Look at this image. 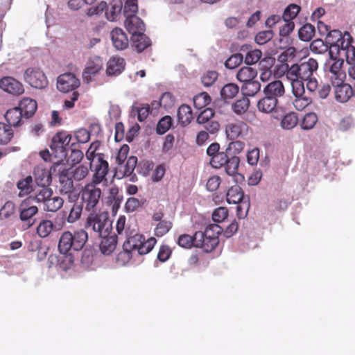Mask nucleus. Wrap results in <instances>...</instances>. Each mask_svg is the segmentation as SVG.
<instances>
[{
    "mask_svg": "<svg viewBox=\"0 0 355 355\" xmlns=\"http://www.w3.org/2000/svg\"><path fill=\"white\" fill-rule=\"evenodd\" d=\"M85 228L102 238L99 248L103 254L110 255L115 250L117 236L110 235L112 229V222L107 214H90L85 220Z\"/></svg>",
    "mask_w": 355,
    "mask_h": 355,
    "instance_id": "f257e3e1",
    "label": "nucleus"
},
{
    "mask_svg": "<svg viewBox=\"0 0 355 355\" xmlns=\"http://www.w3.org/2000/svg\"><path fill=\"white\" fill-rule=\"evenodd\" d=\"M220 144L217 142H214L208 146L207 154L210 157L211 166L217 169L224 167L225 173L228 175H235L238 173L239 157L237 156L229 157L227 154V151H220Z\"/></svg>",
    "mask_w": 355,
    "mask_h": 355,
    "instance_id": "f03ea898",
    "label": "nucleus"
},
{
    "mask_svg": "<svg viewBox=\"0 0 355 355\" xmlns=\"http://www.w3.org/2000/svg\"><path fill=\"white\" fill-rule=\"evenodd\" d=\"M222 228L216 224H210L204 232L198 231L194 234L195 248H201L205 252H211L219 243V235Z\"/></svg>",
    "mask_w": 355,
    "mask_h": 355,
    "instance_id": "7ed1b4c3",
    "label": "nucleus"
},
{
    "mask_svg": "<svg viewBox=\"0 0 355 355\" xmlns=\"http://www.w3.org/2000/svg\"><path fill=\"white\" fill-rule=\"evenodd\" d=\"M88 239L87 232L84 230L64 232L59 240L58 249L60 253H66L71 250L78 251L83 249Z\"/></svg>",
    "mask_w": 355,
    "mask_h": 355,
    "instance_id": "20e7f679",
    "label": "nucleus"
},
{
    "mask_svg": "<svg viewBox=\"0 0 355 355\" xmlns=\"http://www.w3.org/2000/svg\"><path fill=\"white\" fill-rule=\"evenodd\" d=\"M318 68V63L315 59L309 58L300 62L293 64L291 67L287 64H282L278 68V72L284 74L288 72L291 78L298 77L301 80H307L313 77V74Z\"/></svg>",
    "mask_w": 355,
    "mask_h": 355,
    "instance_id": "39448f33",
    "label": "nucleus"
},
{
    "mask_svg": "<svg viewBox=\"0 0 355 355\" xmlns=\"http://www.w3.org/2000/svg\"><path fill=\"white\" fill-rule=\"evenodd\" d=\"M98 184L92 182L87 184L81 190L80 196L83 204L87 211H95L101 198V189L97 187Z\"/></svg>",
    "mask_w": 355,
    "mask_h": 355,
    "instance_id": "423d86ee",
    "label": "nucleus"
},
{
    "mask_svg": "<svg viewBox=\"0 0 355 355\" xmlns=\"http://www.w3.org/2000/svg\"><path fill=\"white\" fill-rule=\"evenodd\" d=\"M156 243L157 240L154 237L146 240L142 234H136L128 238L123 243V247L126 250L137 251L139 254L144 255L150 252Z\"/></svg>",
    "mask_w": 355,
    "mask_h": 355,
    "instance_id": "0eeeda50",
    "label": "nucleus"
},
{
    "mask_svg": "<svg viewBox=\"0 0 355 355\" xmlns=\"http://www.w3.org/2000/svg\"><path fill=\"white\" fill-rule=\"evenodd\" d=\"M71 140V135L66 131L58 132L51 139L50 149L57 158L66 159L67 148Z\"/></svg>",
    "mask_w": 355,
    "mask_h": 355,
    "instance_id": "6e6552de",
    "label": "nucleus"
},
{
    "mask_svg": "<svg viewBox=\"0 0 355 355\" xmlns=\"http://www.w3.org/2000/svg\"><path fill=\"white\" fill-rule=\"evenodd\" d=\"M251 130L248 123L242 120H234L225 125V135L229 140L245 139Z\"/></svg>",
    "mask_w": 355,
    "mask_h": 355,
    "instance_id": "1a4fd4ad",
    "label": "nucleus"
},
{
    "mask_svg": "<svg viewBox=\"0 0 355 355\" xmlns=\"http://www.w3.org/2000/svg\"><path fill=\"white\" fill-rule=\"evenodd\" d=\"M38 207L34 203L33 196L24 200L19 206V218L27 223V228L33 226L35 222L34 216L38 214Z\"/></svg>",
    "mask_w": 355,
    "mask_h": 355,
    "instance_id": "9d476101",
    "label": "nucleus"
},
{
    "mask_svg": "<svg viewBox=\"0 0 355 355\" xmlns=\"http://www.w3.org/2000/svg\"><path fill=\"white\" fill-rule=\"evenodd\" d=\"M329 55L331 60L325 66L331 83V84L341 83L346 78V73L342 69L344 60L341 58H333V53L331 51H329Z\"/></svg>",
    "mask_w": 355,
    "mask_h": 355,
    "instance_id": "9b49d317",
    "label": "nucleus"
},
{
    "mask_svg": "<svg viewBox=\"0 0 355 355\" xmlns=\"http://www.w3.org/2000/svg\"><path fill=\"white\" fill-rule=\"evenodd\" d=\"M24 80L31 87L37 89H44L49 84L45 73L37 67L28 68L24 72Z\"/></svg>",
    "mask_w": 355,
    "mask_h": 355,
    "instance_id": "f8f14e48",
    "label": "nucleus"
},
{
    "mask_svg": "<svg viewBox=\"0 0 355 355\" xmlns=\"http://www.w3.org/2000/svg\"><path fill=\"white\" fill-rule=\"evenodd\" d=\"M90 166L94 168V174L91 182L99 184L103 180H106L109 164L105 159V155H98L97 160L94 159V162L90 163Z\"/></svg>",
    "mask_w": 355,
    "mask_h": 355,
    "instance_id": "ddd939ff",
    "label": "nucleus"
},
{
    "mask_svg": "<svg viewBox=\"0 0 355 355\" xmlns=\"http://www.w3.org/2000/svg\"><path fill=\"white\" fill-rule=\"evenodd\" d=\"M80 85V80L71 73L61 74L57 80L58 89L64 93L75 92L74 90L79 87Z\"/></svg>",
    "mask_w": 355,
    "mask_h": 355,
    "instance_id": "4468645a",
    "label": "nucleus"
},
{
    "mask_svg": "<svg viewBox=\"0 0 355 355\" xmlns=\"http://www.w3.org/2000/svg\"><path fill=\"white\" fill-rule=\"evenodd\" d=\"M103 60L98 56L91 58L83 73V78L85 82L89 83L92 81L103 68Z\"/></svg>",
    "mask_w": 355,
    "mask_h": 355,
    "instance_id": "2eb2a0df",
    "label": "nucleus"
},
{
    "mask_svg": "<svg viewBox=\"0 0 355 355\" xmlns=\"http://www.w3.org/2000/svg\"><path fill=\"white\" fill-rule=\"evenodd\" d=\"M335 87V98L340 103L347 102L352 96H355V85L352 87L348 83L342 81L341 83L332 84Z\"/></svg>",
    "mask_w": 355,
    "mask_h": 355,
    "instance_id": "dca6fc26",
    "label": "nucleus"
},
{
    "mask_svg": "<svg viewBox=\"0 0 355 355\" xmlns=\"http://www.w3.org/2000/svg\"><path fill=\"white\" fill-rule=\"evenodd\" d=\"M0 87L5 92L13 95H20L24 91L22 84L10 76L4 77L0 80Z\"/></svg>",
    "mask_w": 355,
    "mask_h": 355,
    "instance_id": "f3484780",
    "label": "nucleus"
},
{
    "mask_svg": "<svg viewBox=\"0 0 355 355\" xmlns=\"http://www.w3.org/2000/svg\"><path fill=\"white\" fill-rule=\"evenodd\" d=\"M114 47L117 50L126 49L129 46V40L126 33L120 28H114L110 33Z\"/></svg>",
    "mask_w": 355,
    "mask_h": 355,
    "instance_id": "a211bd4d",
    "label": "nucleus"
},
{
    "mask_svg": "<svg viewBox=\"0 0 355 355\" xmlns=\"http://www.w3.org/2000/svg\"><path fill=\"white\" fill-rule=\"evenodd\" d=\"M124 24L125 28L132 35L143 33L145 31L144 21L136 15L126 17Z\"/></svg>",
    "mask_w": 355,
    "mask_h": 355,
    "instance_id": "6ab92c4d",
    "label": "nucleus"
},
{
    "mask_svg": "<svg viewBox=\"0 0 355 355\" xmlns=\"http://www.w3.org/2000/svg\"><path fill=\"white\" fill-rule=\"evenodd\" d=\"M125 66V60L119 57H112L107 64V76H118L122 73Z\"/></svg>",
    "mask_w": 355,
    "mask_h": 355,
    "instance_id": "aec40b11",
    "label": "nucleus"
},
{
    "mask_svg": "<svg viewBox=\"0 0 355 355\" xmlns=\"http://www.w3.org/2000/svg\"><path fill=\"white\" fill-rule=\"evenodd\" d=\"M264 95L269 96L278 100L279 97L284 96L285 89L280 80H275L268 83L263 89Z\"/></svg>",
    "mask_w": 355,
    "mask_h": 355,
    "instance_id": "412c9836",
    "label": "nucleus"
},
{
    "mask_svg": "<svg viewBox=\"0 0 355 355\" xmlns=\"http://www.w3.org/2000/svg\"><path fill=\"white\" fill-rule=\"evenodd\" d=\"M132 47L138 52L141 53L148 47L151 46L150 38L144 33L141 34H135L131 36Z\"/></svg>",
    "mask_w": 355,
    "mask_h": 355,
    "instance_id": "4be33fe9",
    "label": "nucleus"
},
{
    "mask_svg": "<svg viewBox=\"0 0 355 355\" xmlns=\"http://www.w3.org/2000/svg\"><path fill=\"white\" fill-rule=\"evenodd\" d=\"M278 103V100L265 95V96L261 98L257 103L258 110L263 113H272L276 108Z\"/></svg>",
    "mask_w": 355,
    "mask_h": 355,
    "instance_id": "5701e85b",
    "label": "nucleus"
},
{
    "mask_svg": "<svg viewBox=\"0 0 355 355\" xmlns=\"http://www.w3.org/2000/svg\"><path fill=\"white\" fill-rule=\"evenodd\" d=\"M18 107L26 118L31 117L37 110V102L30 98H24L19 103Z\"/></svg>",
    "mask_w": 355,
    "mask_h": 355,
    "instance_id": "b1692460",
    "label": "nucleus"
},
{
    "mask_svg": "<svg viewBox=\"0 0 355 355\" xmlns=\"http://www.w3.org/2000/svg\"><path fill=\"white\" fill-rule=\"evenodd\" d=\"M178 118L182 126L189 125L193 118L191 107L186 104L180 105L178 110Z\"/></svg>",
    "mask_w": 355,
    "mask_h": 355,
    "instance_id": "393cba45",
    "label": "nucleus"
},
{
    "mask_svg": "<svg viewBox=\"0 0 355 355\" xmlns=\"http://www.w3.org/2000/svg\"><path fill=\"white\" fill-rule=\"evenodd\" d=\"M24 116L21 110L18 107L8 110L6 114L5 118L10 127H17L21 125V119Z\"/></svg>",
    "mask_w": 355,
    "mask_h": 355,
    "instance_id": "a878e982",
    "label": "nucleus"
},
{
    "mask_svg": "<svg viewBox=\"0 0 355 355\" xmlns=\"http://www.w3.org/2000/svg\"><path fill=\"white\" fill-rule=\"evenodd\" d=\"M63 212L64 216H66L67 221L69 223H73L80 218L83 212V205L78 202H74L70 206L67 216L66 210Z\"/></svg>",
    "mask_w": 355,
    "mask_h": 355,
    "instance_id": "bb28decb",
    "label": "nucleus"
},
{
    "mask_svg": "<svg viewBox=\"0 0 355 355\" xmlns=\"http://www.w3.org/2000/svg\"><path fill=\"white\" fill-rule=\"evenodd\" d=\"M247 198H248V197L244 196L241 188L239 186L230 188L226 195V200L229 204H237L240 201Z\"/></svg>",
    "mask_w": 355,
    "mask_h": 355,
    "instance_id": "cd10ccee",
    "label": "nucleus"
},
{
    "mask_svg": "<svg viewBox=\"0 0 355 355\" xmlns=\"http://www.w3.org/2000/svg\"><path fill=\"white\" fill-rule=\"evenodd\" d=\"M257 76V71L256 69H252L250 67H243L241 68L236 74V78L240 82L247 83L248 81L254 79Z\"/></svg>",
    "mask_w": 355,
    "mask_h": 355,
    "instance_id": "c85d7f7f",
    "label": "nucleus"
},
{
    "mask_svg": "<svg viewBox=\"0 0 355 355\" xmlns=\"http://www.w3.org/2000/svg\"><path fill=\"white\" fill-rule=\"evenodd\" d=\"M60 191L62 194H71L73 190V182L71 178H69L67 174L62 173L59 176Z\"/></svg>",
    "mask_w": 355,
    "mask_h": 355,
    "instance_id": "c756f323",
    "label": "nucleus"
},
{
    "mask_svg": "<svg viewBox=\"0 0 355 355\" xmlns=\"http://www.w3.org/2000/svg\"><path fill=\"white\" fill-rule=\"evenodd\" d=\"M284 73L286 78L291 81L293 95L300 96L302 94H305L304 80H301L298 77L293 78L288 76V71H285Z\"/></svg>",
    "mask_w": 355,
    "mask_h": 355,
    "instance_id": "7c9ffc66",
    "label": "nucleus"
},
{
    "mask_svg": "<svg viewBox=\"0 0 355 355\" xmlns=\"http://www.w3.org/2000/svg\"><path fill=\"white\" fill-rule=\"evenodd\" d=\"M239 92V87L234 83H228L223 87L220 90L221 98L227 101L234 98Z\"/></svg>",
    "mask_w": 355,
    "mask_h": 355,
    "instance_id": "2f4dec72",
    "label": "nucleus"
},
{
    "mask_svg": "<svg viewBox=\"0 0 355 355\" xmlns=\"http://www.w3.org/2000/svg\"><path fill=\"white\" fill-rule=\"evenodd\" d=\"M261 88V84L258 80L252 79L245 83L241 87V91L245 96H254Z\"/></svg>",
    "mask_w": 355,
    "mask_h": 355,
    "instance_id": "473e14b6",
    "label": "nucleus"
},
{
    "mask_svg": "<svg viewBox=\"0 0 355 355\" xmlns=\"http://www.w3.org/2000/svg\"><path fill=\"white\" fill-rule=\"evenodd\" d=\"M121 3H110V6L107 5V8L105 10V15L106 19L110 21H116L118 17L121 14Z\"/></svg>",
    "mask_w": 355,
    "mask_h": 355,
    "instance_id": "72a5a7b5",
    "label": "nucleus"
},
{
    "mask_svg": "<svg viewBox=\"0 0 355 355\" xmlns=\"http://www.w3.org/2000/svg\"><path fill=\"white\" fill-rule=\"evenodd\" d=\"M64 204V200L59 196L50 197L44 205V209L47 211L55 212L60 209Z\"/></svg>",
    "mask_w": 355,
    "mask_h": 355,
    "instance_id": "f704fd0d",
    "label": "nucleus"
},
{
    "mask_svg": "<svg viewBox=\"0 0 355 355\" xmlns=\"http://www.w3.org/2000/svg\"><path fill=\"white\" fill-rule=\"evenodd\" d=\"M35 176L36 183L40 187H48L51 182V174L46 170H37Z\"/></svg>",
    "mask_w": 355,
    "mask_h": 355,
    "instance_id": "c9c22d12",
    "label": "nucleus"
},
{
    "mask_svg": "<svg viewBox=\"0 0 355 355\" xmlns=\"http://www.w3.org/2000/svg\"><path fill=\"white\" fill-rule=\"evenodd\" d=\"M71 154L68 159H66L67 162H70L71 164L79 163L83 158L84 154L79 148L78 144L72 143L70 146Z\"/></svg>",
    "mask_w": 355,
    "mask_h": 355,
    "instance_id": "e433bc0d",
    "label": "nucleus"
},
{
    "mask_svg": "<svg viewBox=\"0 0 355 355\" xmlns=\"http://www.w3.org/2000/svg\"><path fill=\"white\" fill-rule=\"evenodd\" d=\"M131 112L132 113L137 114V119L140 122L145 121L148 116L149 114L152 113L150 105L148 104H143L141 106L133 105Z\"/></svg>",
    "mask_w": 355,
    "mask_h": 355,
    "instance_id": "4c0bfd02",
    "label": "nucleus"
},
{
    "mask_svg": "<svg viewBox=\"0 0 355 355\" xmlns=\"http://www.w3.org/2000/svg\"><path fill=\"white\" fill-rule=\"evenodd\" d=\"M300 10L301 7L297 4L291 3L288 5L284 10L282 20L284 21H293V19L297 17Z\"/></svg>",
    "mask_w": 355,
    "mask_h": 355,
    "instance_id": "58836bf2",
    "label": "nucleus"
},
{
    "mask_svg": "<svg viewBox=\"0 0 355 355\" xmlns=\"http://www.w3.org/2000/svg\"><path fill=\"white\" fill-rule=\"evenodd\" d=\"M120 3H123V14L125 17L135 15L138 11L137 0H120Z\"/></svg>",
    "mask_w": 355,
    "mask_h": 355,
    "instance_id": "ea45409f",
    "label": "nucleus"
},
{
    "mask_svg": "<svg viewBox=\"0 0 355 355\" xmlns=\"http://www.w3.org/2000/svg\"><path fill=\"white\" fill-rule=\"evenodd\" d=\"M315 32L314 26L311 24H306L299 29V38L302 41H310L314 36Z\"/></svg>",
    "mask_w": 355,
    "mask_h": 355,
    "instance_id": "a19ab883",
    "label": "nucleus"
},
{
    "mask_svg": "<svg viewBox=\"0 0 355 355\" xmlns=\"http://www.w3.org/2000/svg\"><path fill=\"white\" fill-rule=\"evenodd\" d=\"M249 107L250 100L248 97L244 96L233 103L232 109L236 114L241 115L248 110Z\"/></svg>",
    "mask_w": 355,
    "mask_h": 355,
    "instance_id": "79ce46f5",
    "label": "nucleus"
},
{
    "mask_svg": "<svg viewBox=\"0 0 355 355\" xmlns=\"http://www.w3.org/2000/svg\"><path fill=\"white\" fill-rule=\"evenodd\" d=\"M298 117L295 112H291L286 114L281 121V126L284 129L291 130L298 123Z\"/></svg>",
    "mask_w": 355,
    "mask_h": 355,
    "instance_id": "37998d69",
    "label": "nucleus"
},
{
    "mask_svg": "<svg viewBox=\"0 0 355 355\" xmlns=\"http://www.w3.org/2000/svg\"><path fill=\"white\" fill-rule=\"evenodd\" d=\"M13 130L9 125L0 123V144L5 145L13 137Z\"/></svg>",
    "mask_w": 355,
    "mask_h": 355,
    "instance_id": "c03bdc74",
    "label": "nucleus"
},
{
    "mask_svg": "<svg viewBox=\"0 0 355 355\" xmlns=\"http://www.w3.org/2000/svg\"><path fill=\"white\" fill-rule=\"evenodd\" d=\"M65 161L66 159L56 158V159H54V162H52L53 165L51 166L49 171L51 175H58L60 176V174L62 173L67 174V170L66 169L65 166Z\"/></svg>",
    "mask_w": 355,
    "mask_h": 355,
    "instance_id": "a18cd8bd",
    "label": "nucleus"
},
{
    "mask_svg": "<svg viewBox=\"0 0 355 355\" xmlns=\"http://www.w3.org/2000/svg\"><path fill=\"white\" fill-rule=\"evenodd\" d=\"M53 228V224L50 220H44L41 221L37 227V233L41 238L47 237Z\"/></svg>",
    "mask_w": 355,
    "mask_h": 355,
    "instance_id": "49530a36",
    "label": "nucleus"
},
{
    "mask_svg": "<svg viewBox=\"0 0 355 355\" xmlns=\"http://www.w3.org/2000/svg\"><path fill=\"white\" fill-rule=\"evenodd\" d=\"M211 101V97L207 92H201L193 97V105L196 109L200 110L209 105Z\"/></svg>",
    "mask_w": 355,
    "mask_h": 355,
    "instance_id": "de8ad7c7",
    "label": "nucleus"
},
{
    "mask_svg": "<svg viewBox=\"0 0 355 355\" xmlns=\"http://www.w3.org/2000/svg\"><path fill=\"white\" fill-rule=\"evenodd\" d=\"M33 178L31 175L27 176L26 178L19 180L17 187L20 190L19 195L29 194L33 191Z\"/></svg>",
    "mask_w": 355,
    "mask_h": 355,
    "instance_id": "09e8293b",
    "label": "nucleus"
},
{
    "mask_svg": "<svg viewBox=\"0 0 355 355\" xmlns=\"http://www.w3.org/2000/svg\"><path fill=\"white\" fill-rule=\"evenodd\" d=\"M53 196V191L49 187H41V189L37 192L34 198V203L35 202H42L44 205L46 202V200Z\"/></svg>",
    "mask_w": 355,
    "mask_h": 355,
    "instance_id": "8fccbe9b",
    "label": "nucleus"
},
{
    "mask_svg": "<svg viewBox=\"0 0 355 355\" xmlns=\"http://www.w3.org/2000/svg\"><path fill=\"white\" fill-rule=\"evenodd\" d=\"M329 48L327 42H324L321 39H316L310 44V50L316 54H322L327 51Z\"/></svg>",
    "mask_w": 355,
    "mask_h": 355,
    "instance_id": "3c124183",
    "label": "nucleus"
},
{
    "mask_svg": "<svg viewBox=\"0 0 355 355\" xmlns=\"http://www.w3.org/2000/svg\"><path fill=\"white\" fill-rule=\"evenodd\" d=\"M318 122V116L314 112H309L304 115L301 122L303 130L312 129Z\"/></svg>",
    "mask_w": 355,
    "mask_h": 355,
    "instance_id": "603ef678",
    "label": "nucleus"
},
{
    "mask_svg": "<svg viewBox=\"0 0 355 355\" xmlns=\"http://www.w3.org/2000/svg\"><path fill=\"white\" fill-rule=\"evenodd\" d=\"M100 146L101 142L99 141H94L90 144L85 154L87 159L90 161V163L94 162V159L97 160L98 155H104L101 153H97Z\"/></svg>",
    "mask_w": 355,
    "mask_h": 355,
    "instance_id": "864d4df0",
    "label": "nucleus"
},
{
    "mask_svg": "<svg viewBox=\"0 0 355 355\" xmlns=\"http://www.w3.org/2000/svg\"><path fill=\"white\" fill-rule=\"evenodd\" d=\"M177 243L182 248L191 249L195 247L196 240H194V234L190 236L187 234H183L179 236Z\"/></svg>",
    "mask_w": 355,
    "mask_h": 355,
    "instance_id": "5fc2aeb1",
    "label": "nucleus"
},
{
    "mask_svg": "<svg viewBox=\"0 0 355 355\" xmlns=\"http://www.w3.org/2000/svg\"><path fill=\"white\" fill-rule=\"evenodd\" d=\"M146 200H139L137 198L131 197L128 198L125 205V209L127 212H133L136 211L138 208L142 207Z\"/></svg>",
    "mask_w": 355,
    "mask_h": 355,
    "instance_id": "6e6d98bb",
    "label": "nucleus"
},
{
    "mask_svg": "<svg viewBox=\"0 0 355 355\" xmlns=\"http://www.w3.org/2000/svg\"><path fill=\"white\" fill-rule=\"evenodd\" d=\"M295 98L293 102V106L297 110H303L308 105H309L312 101L310 97L306 96L305 94H302L300 96H295Z\"/></svg>",
    "mask_w": 355,
    "mask_h": 355,
    "instance_id": "4d7b16f0",
    "label": "nucleus"
},
{
    "mask_svg": "<svg viewBox=\"0 0 355 355\" xmlns=\"http://www.w3.org/2000/svg\"><path fill=\"white\" fill-rule=\"evenodd\" d=\"M352 37L349 33L345 32L341 39L339 40L334 47L337 48L338 53L345 52V50L352 44Z\"/></svg>",
    "mask_w": 355,
    "mask_h": 355,
    "instance_id": "13d9d810",
    "label": "nucleus"
},
{
    "mask_svg": "<svg viewBox=\"0 0 355 355\" xmlns=\"http://www.w3.org/2000/svg\"><path fill=\"white\" fill-rule=\"evenodd\" d=\"M262 56V52L259 49L249 50L245 56V62L252 65L259 62Z\"/></svg>",
    "mask_w": 355,
    "mask_h": 355,
    "instance_id": "bf43d9fd",
    "label": "nucleus"
},
{
    "mask_svg": "<svg viewBox=\"0 0 355 355\" xmlns=\"http://www.w3.org/2000/svg\"><path fill=\"white\" fill-rule=\"evenodd\" d=\"M173 224L171 221L163 220L160 221L155 229V234L161 237L165 235L172 228Z\"/></svg>",
    "mask_w": 355,
    "mask_h": 355,
    "instance_id": "052dcab7",
    "label": "nucleus"
},
{
    "mask_svg": "<svg viewBox=\"0 0 355 355\" xmlns=\"http://www.w3.org/2000/svg\"><path fill=\"white\" fill-rule=\"evenodd\" d=\"M250 209L249 198L244 199L237 203L236 206V216L239 219L245 218L248 213Z\"/></svg>",
    "mask_w": 355,
    "mask_h": 355,
    "instance_id": "680f3d73",
    "label": "nucleus"
},
{
    "mask_svg": "<svg viewBox=\"0 0 355 355\" xmlns=\"http://www.w3.org/2000/svg\"><path fill=\"white\" fill-rule=\"evenodd\" d=\"M172 125V119L170 116L162 117L157 125V132L163 135L166 132Z\"/></svg>",
    "mask_w": 355,
    "mask_h": 355,
    "instance_id": "e2e57ef3",
    "label": "nucleus"
},
{
    "mask_svg": "<svg viewBox=\"0 0 355 355\" xmlns=\"http://www.w3.org/2000/svg\"><path fill=\"white\" fill-rule=\"evenodd\" d=\"M343 35L339 30L330 31L327 35L326 42L329 47H334L339 42Z\"/></svg>",
    "mask_w": 355,
    "mask_h": 355,
    "instance_id": "0e129e2a",
    "label": "nucleus"
},
{
    "mask_svg": "<svg viewBox=\"0 0 355 355\" xmlns=\"http://www.w3.org/2000/svg\"><path fill=\"white\" fill-rule=\"evenodd\" d=\"M215 112L211 108H206L202 110L197 116L196 121L199 124H205L214 116Z\"/></svg>",
    "mask_w": 355,
    "mask_h": 355,
    "instance_id": "69168bd1",
    "label": "nucleus"
},
{
    "mask_svg": "<svg viewBox=\"0 0 355 355\" xmlns=\"http://www.w3.org/2000/svg\"><path fill=\"white\" fill-rule=\"evenodd\" d=\"M62 254L63 255L60 259L59 265L63 270H67L73 265L74 257L69 252Z\"/></svg>",
    "mask_w": 355,
    "mask_h": 355,
    "instance_id": "338daca9",
    "label": "nucleus"
},
{
    "mask_svg": "<svg viewBox=\"0 0 355 355\" xmlns=\"http://www.w3.org/2000/svg\"><path fill=\"white\" fill-rule=\"evenodd\" d=\"M243 60V56L241 53H235L232 55L225 62V65L228 69H234L237 67Z\"/></svg>",
    "mask_w": 355,
    "mask_h": 355,
    "instance_id": "774afa93",
    "label": "nucleus"
}]
</instances>
